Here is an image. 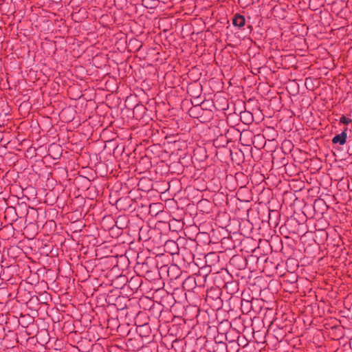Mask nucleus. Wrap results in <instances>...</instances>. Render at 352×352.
<instances>
[{"label":"nucleus","instance_id":"obj_3","mask_svg":"<svg viewBox=\"0 0 352 352\" xmlns=\"http://www.w3.org/2000/svg\"><path fill=\"white\" fill-rule=\"evenodd\" d=\"M340 122L344 124H349V122H351V120L343 116L340 118Z\"/></svg>","mask_w":352,"mask_h":352},{"label":"nucleus","instance_id":"obj_2","mask_svg":"<svg viewBox=\"0 0 352 352\" xmlns=\"http://www.w3.org/2000/svg\"><path fill=\"white\" fill-rule=\"evenodd\" d=\"M233 24L237 27H242L245 25V18L241 15L236 16L233 19Z\"/></svg>","mask_w":352,"mask_h":352},{"label":"nucleus","instance_id":"obj_1","mask_svg":"<svg viewBox=\"0 0 352 352\" xmlns=\"http://www.w3.org/2000/svg\"><path fill=\"white\" fill-rule=\"evenodd\" d=\"M346 133L345 131H344L340 134H338L333 137L332 142L334 144L339 143L340 145H343L346 142Z\"/></svg>","mask_w":352,"mask_h":352}]
</instances>
